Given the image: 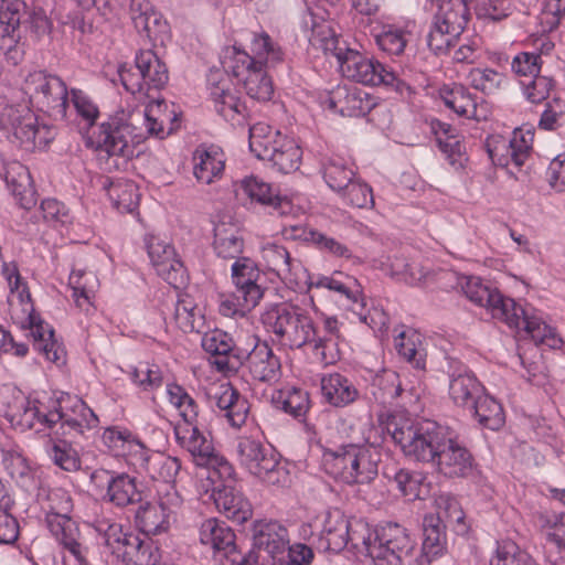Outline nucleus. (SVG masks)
I'll use <instances>...</instances> for the list:
<instances>
[{"instance_id": "obj_29", "label": "nucleus", "mask_w": 565, "mask_h": 565, "mask_svg": "<svg viewBox=\"0 0 565 565\" xmlns=\"http://www.w3.org/2000/svg\"><path fill=\"white\" fill-rule=\"evenodd\" d=\"M211 498L220 513L236 524H243L253 515L252 504L236 486L212 488Z\"/></svg>"}, {"instance_id": "obj_12", "label": "nucleus", "mask_w": 565, "mask_h": 565, "mask_svg": "<svg viewBox=\"0 0 565 565\" xmlns=\"http://www.w3.org/2000/svg\"><path fill=\"white\" fill-rule=\"evenodd\" d=\"M445 361L444 371L449 377V396L457 406L468 409L486 390L473 372L460 360L446 356Z\"/></svg>"}, {"instance_id": "obj_44", "label": "nucleus", "mask_w": 565, "mask_h": 565, "mask_svg": "<svg viewBox=\"0 0 565 565\" xmlns=\"http://www.w3.org/2000/svg\"><path fill=\"white\" fill-rule=\"evenodd\" d=\"M468 3V0H450V2L440 4L433 20L449 29L450 33L460 36L470 18Z\"/></svg>"}, {"instance_id": "obj_24", "label": "nucleus", "mask_w": 565, "mask_h": 565, "mask_svg": "<svg viewBox=\"0 0 565 565\" xmlns=\"http://www.w3.org/2000/svg\"><path fill=\"white\" fill-rule=\"evenodd\" d=\"M6 414L12 424L20 426L22 429H32L35 423L52 428L63 418V412L60 407L43 412L39 401H31L24 396H18L15 404L13 406L9 405Z\"/></svg>"}, {"instance_id": "obj_23", "label": "nucleus", "mask_w": 565, "mask_h": 565, "mask_svg": "<svg viewBox=\"0 0 565 565\" xmlns=\"http://www.w3.org/2000/svg\"><path fill=\"white\" fill-rule=\"evenodd\" d=\"M326 104L330 110L344 117H363L375 107L376 102L360 88L339 85L330 92Z\"/></svg>"}, {"instance_id": "obj_33", "label": "nucleus", "mask_w": 565, "mask_h": 565, "mask_svg": "<svg viewBox=\"0 0 565 565\" xmlns=\"http://www.w3.org/2000/svg\"><path fill=\"white\" fill-rule=\"evenodd\" d=\"M171 510L164 502H146L135 514L136 526L147 537L166 533L171 523Z\"/></svg>"}, {"instance_id": "obj_31", "label": "nucleus", "mask_w": 565, "mask_h": 565, "mask_svg": "<svg viewBox=\"0 0 565 565\" xmlns=\"http://www.w3.org/2000/svg\"><path fill=\"white\" fill-rule=\"evenodd\" d=\"M354 450L351 463L353 470L347 477V484H369L379 475L380 447L370 443L354 444Z\"/></svg>"}, {"instance_id": "obj_38", "label": "nucleus", "mask_w": 565, "mask_h": 565, "mask_svg": "<svg viewBox=\"0 0 565 565\" xmlns=\"http://www.w3.org/2000/svg\"><path fill=\"white\" fill-rule=\"evenodd\" d=\"M4 181L20 207L31 210L35 206L38 202L35 190L31 185V177L24 166L18 162L10 164L6 171Z\"/></svg>"}, {"instance_id": "obj_62", "label": "nucleus", "mask_w": 565, "mask_h": 565, "mask_svg": "<svg viewBox=\"0 0 565 565\" xmlns=\"http://www.w3.org/2000/svg\"><path fill=\"white\" fill-rule=\"evenodd\" d=\"M313 41L326 54L334 56L338 63L345 55L347 51L350 50L347 46V42L329 26H322L319 33L315 35Z\"/></svg>"}, {"instance_id": "obj_14", "label": "nucleus", "mask_w": 565, "mask_h": 565, "mask_svg": "<svg viewBox=\"0 0 565 565\" xmlns=\"http://www.w3.org/2000/svg\"><path fill=\"white\" fill-rule=\"evenodd\" d=\"M501 321L511 329L524 330L536 344H546L550 348H555L561 342L554 329L547 326L536 315L535 309L529 305L522 306L513 300V309L509 308V311Z\"/></svg>"}, {"instance_id": "obj_28", "label": "nucleus", "mask_w": 565, "mask_h": 565, "mask_svg": "<svg viewBox=\"0 0 565 565\" xmlns=\"http://www.w3.org/2000/svg\"><path fill=\"white\" fill-rule=\"evenodd\" d=\"M352 81L364 85H383L392 88L401 96L411 93V86L405 79L401 78L391 67L371 57H367L360 65V70L354 73Z\"/></svg>"}, {"instance_id": "obj_48", "label": "nucleus", "mask_w": 565, "mask_h": 565, "mask_svg": "<svg viewBox=\"0 0 565 565\" xmlns=\"http://www.w3.org/2000/svg\"><path fill=\"white\" fill-rule=\"evenodd\" d=\"M142 467L151 479L171 483L181 469V462L175 457L152 452L143 458Z\"/></svg>"}, {"instance_id": "obj_51", "label": "nucleus", "mask_w": 565, "mask_h": 565, "mask_svg": "<svg viewBox=\"0 0 565 565\" xmlns=\"http://www.w3.org/2000/svg\"><path fill=\"white\" fill-rule=\"evenodd\" d=\"M221 64L227 74H232L241 81L258 67L252 54L235 45L223 51Z\"/></svg>"}, {"instance_id": "obj_8", "label": "nucleus", "mask_w": 565, "mask_h": 565, "mask_svg": "<svg viewBox=\"0 0 565 565\" xmlns=\"http://www.w3.org/2000/svg\"><path fill=\"white\" fill-rule=\"evenodd\" d=\"M23 90L38 110L54 120L66 119L68 89L60 76L42 70L31 72L24 79Z\"/></svg>"}, {"instance_id": "obj_15", "label": "nucleus", "mask_w": 565, "mask_h": 565, "mask_svg": "<svg viewBox=\"0 0 565 565\" xmlns=\"http://www.w3.org/2000/svg\"><path fill=\"white\" fill-rule=\"evenodd\" d=\"M210 96L216 113L233 126L245 124L247 107L241 100L230 83L220 71L211 72L207 77Z\"/></svg>"}, {"instance_id": "obj_42", "label": "nucleus", "mask_w": 565, "mask_h": 565, "mask_svg": "<svg viewBox=\"0 0 565 565\" xmlns=\"http://www.w3.org/2000/svg\"><path fill=\"white\" fill-rule=\"evenodd\" d=\"M439 96L445 106L458 116L478 119L476 98L465 86L460 84L444 85L439 89Z\"/></svg>"}, {"instance_id": "obj_47", "label": "nucleus", "mask_w": 565, "mask_h": 565, "mask_svg": "<svg viewBox=\"0 0 565 565\" xmlns=\"http://www.w3.org/2000/svg\"><path fill=\"white\" fill-rule=\"evenodd\" d=\"M213 248L221 258H239L244 249V239L235 226L222 223L214 227Z\"/></svg>"}, {"instance_id": "obj_3", "label": "nucleus", "mask_w": 565, "mask_h": 565, "mask_svg": "<svg viewBox=\"0 0 565 565\" xmlns=\"http://www.w3.org/2000/svg\"><path fill=\"white\" fill-rule=\"evenodd\" d=\"M452 433L435 420L420 419L395 426L391 436L405 457L433 466Z\"/></svg>"}, {"instance_id": "obj_43", "label": "nucleus", "mask_w": 565, "mask_h": 565, "mask_svg": "<svg viewBox=\"0 0 565 565\" xmlns=\"http://www.w3.org/2000/svg\"><path fill=\"white\" fill-rule=\"evenodd\" d=\"M103 188L107 191L109 200L119 212L132 213L138 209L140 193L135 182L107 179Z\"/></svg>"}, {"instance_id": "obj_27", "label": "nucleus", "mask_w": 565, "mask_h": 565, "mask_svg": "<svg viewBox=\"0 0 565 565\" xmlns=\"http://www.w3.org/2000/svg\"><path fill=\"white\" fill-rule=\"evenodd\" d=\"M350 520L338 509L326 513L318 537L317 548L322 552L340 553L348 547Z\"/></svg>"}, {"instance_id": "obj_58", "label": "nucleus", "mask_w": 565, "mask_h": 565, "mask_svg": "<svg viewBox=\"0 0 565 565\" xmlns=\"http://www.w3.org/2000/svg\"><path fill=\"white\" fill-rule=\"evenodd\" d=\"M49 455L53 462L65 471H76L81 468V460L72 443L58 439L52 443Z\"/></svg>"}, {"instance_id": "obj_18", "label": "nucleus", "mask_w": 565, "mask_h": 565, "mask_svg": "<svg viewBox=\"0 0 565 565\" xmlns=\"http://www.w3.org/2000/svg\"><path fill=\"white\" fill-rule=\"evenodd\" d=\"M146 248L151 264L162 279L174 288H179L185 282V268L182 262L175 257L174 248L169 243L150 235L146 238Z\"/></svg>"}, {"instance_id": "obj_53", "label": "nucleus", "mask_w": 565, "mask_h": 565, "mask_svg": "<svg viewBox=\"0 0 565 565\" xmlns=\"http://www.w3.org/2000/svg\"><path fill=\"white\" fill-rule=\"evenodd\" d=\"M200 466L209 469L207 480L211 481L212 488H222V486H236V473L232 463L223 456L215 452L210 455L206 462Z\"/></svg>"}, {"instance_id": "obj_49", "label": "nucleus", "mask_w": 565, "mask_h": 565, "mask_svg": "<svg viewBox=\"0 0 565 565\" xmlns=\"http://www.w3.org/2000/svg\"><path fill=\"white\" fill-rule=\"evenodd\" d=\"M403 392L399 375L392 370L377 373L371 383V394L379 404H390Z\"/></svg>"}, {"instance_id": "obj_7", "label": "nucleus", "mask_w": 565, "mask_h": 565, "mask_svg": "<svg viewBox=\"0 0 565 565\" xmlns=\"http://www.w3.org/2000/svg\"><path fill=\"white\" fill-rule=\"evenodd\" d=\"M288 530L278 521L259 520L253 525V545L249 552L236 557L232 565H281L287 555Z\"/></svg>"}, {"instance_id": "obj_41", "label": "nucleus", "mask_w": 565, "mask_h": 565, "mask_svg": "<svg viewBox=\"0 0 565 565\" xmlns=\"http://www.w3.org/2000/svg\"><path fill=\"white\" fill-rule=\"evenodd\" d=\"M468 411L481 427L490 430H499L505 423L502 405L486 391Z\"/></svg>"}, {"instance_id": "obj_30", "label": "nucleus", "mask_w": 565, "mask_h": 565, "mask_svg": "<svg viewBox=\"0 0 565 565\" xmlns=\"http://www.w3.org/2000/svg\"><path fill=\"white\" fill-rule=\"evenodd\" d=\"M203 350L214 358L213 364L220 371L236 370L243 365L242 353L233 344V339L223 331L214 330L202 338Z\"/></svg>"}, {"instance_id": "obj_50", "label": "nucleus", "mask_w": 565, "mask_h": 565, "mask_svg": "<svg viewBox=\"0 0 565 565\" xmlns=\"http://www.w3.org/2000/svg\"><path fill=\"white\" fill-rule=\"evenodd\" d=\"M262 257L266 262L268 269L281 279H287L291 275L296 263L285 246L274 242L263 245Z\"/></svg>"}, {"instance_id": "obj_64", "label": "nucleus", "mask_w": 565, "mask_h": 565, "mask_svg": "<svg viewBox=\"0 0 565 565\" xmlns=\"http://www.w3.org/2000/svg\"><path fill=\"white\" fill-rule=\"evenodd\" d=\"M391 273L392 276L412 286L419 284L426 277V271L418 263L408 262L402 257L394 258L391 264Z\"/></svg>"}, {"instance_id": "obj_35", "label": "nucleus", "mask_w": 565, "mask_h": 565, "mask_svg": "<svg viewBox=\"0 0 565 565\" xmlns=\"http://www.w3.org/2000/svg\"><path fill=\"white\" fill-rule=\"evenodd\" d=\"M225 159L223 151L215 146H200L193 152V173L203 184H211L224 171Z\"/></svg>"}, {"instance_id": "obj_45", "label": "nucleus", "mask_w": 565, "mask_h": 565, "mask_svg": "<svg viewBox=\"0 0 565 565\" xmlns=\"http://www.w3.org/2000/svg\"><path fill=\"white\" fill-rule=\"evenodd\" d=\"M436 514L427 516H438L443 524H449L458 535H465L468 532V525L465 522V512L458 499L450 493H441L436 500Z\"/></svg>"}, {"instance_id": "obj_59", "label": "nucleus", "mask_w": 565, "mask_h": 565, "mask_svg": "<svg viewBox=\"0 0 565 565\" xmlns=\"http://www.w3.org/2000/svg\"><path fill=\"white\" fill-rule=\"evenodd\" d=\"M469 81L473 88L490 95L500 89L505 76L492 68H473L469 73Z\"/></svg>"}, {"instance_id": "obj_17", "label": "nucleus", "mask_w": 565, "mask_h": 565, "mask_svg": "<svg viewBox=\"0 0 565 565\" xmlns=\"http://www.w3.org/2000/svg\"><path fill=\"white\" fill-rule=\"evenodd\" d=\"M260 270L256 264L247 258H237L232 265V281L235 286L233 292L236 301H242L244 309L255 308L264 296L265 289L259 284Z\"/></svg>"}, {"instance_id": "obj_54", "label": "nucleus", "mask_w": 565, "mask_h": 565, "mask_svg": "<svg viewBox=\"0 0 565 565\" xmlns=\"http://www.w3.org/2000/svg\"><path fill=\"white\" fill-rule=\"evenodd\" d=\"M383 476L395 483L396 489L402 493V495L414 499L418 497L419 487L423 480L420 473L404 468H385Z\"/></svg>"}, {"instance_id": "obj_21", "label": "nucleus", "mask_w": 565, "mask_h": 565, "mask_svg": "<svg viewBox=\"0 0 565 565\" xmlns=\"http://www.w3.org/2000/svg\"><path fill=\"white\" fill-rule=\"evenodd\" d=\"M433 467L447 478H468L473 473L477 462L471 451L458 440L454 431Z\"/></svg>"}, {"instance_id": "obj_6", "label": "nucleus", "mask_w": 565, "mask_h": 565, "mask_svg": "<svg viewBox=\"0 0 565 565\" xmlns=\"http://www.w3.org/2000/svg\"><path fill=\"white\" fill-rule=\"evenodd\" d=\"M262 323L291 348L300 349L315 339L311 317L300 307L288 302L269 306L260 317Z\"/></svg>"}, {"instance_id": "obj_4", "label": "nucleus", "mask_w": 565, "mask_h": 565, "mask_svg": "<svg viewBox=\"0 0 565 565\" xmlns=\"http://www.w3.org/2000/svg\"><path fill=\"white\" fill-rule=\"evenodd\" d=\"M95 530L103 544L122 565H156L161 558L159 547L150 537L141 539L139 534L124 532L118 523L97 521Z\"/></svg>"}, {"instance_id": "obj_46", "label": "nucleus", "mask_w": 565, "mask_h": 565, "mask_svg": "<svg viewBox=\"0 0 565 565\" xmlns=\"http://www.w3.org/2000/svg\"><path fill=\"white\" fill-rule=\"evenodd\" d=\"M395 348L413 367L419 371L425 370L427 352L420 333L414 330L401 332L395 339Z\"/></svg>"}, {"instance_id": "obj_56", "label": "nucleus", "mask_w": 565, "mask_h": 565, "mask_svg": "<svg viewBox=\"0 0 565 565\" xmlns=\"http://www.w3.org/2000/svg\"><path fill=\"white\" fill-rule=\"evenodd\" d=\"M323 179L328 186L334 191H342L355 177L352 169L348 168L342 159H330L323 164Z\"/></svg>"}, {"instance_id": "obj_10", "label": "nucleus", "mask_w": 565, "mask_h": 565, "mask_svg": "<svg viewBox=\"0 0 565 565\" xmlns=\"http://www.w3.org/2000/svg\"><path fill=\"white\" fill-rule=\"evenodd\" d=\"M120 82L132 95L150 97V90H159L169 79L167 65L152 50H141L135 56V66L118 70Z\"/></svg>"}, {"instance_id": "obj_16", "label": "nucleus", "mask_w": 565, "mask_h": 565, "mask_svg": "<svg viewBox=\"0 0 565 565\" xmlns=\"http://www.w3.org/2000/svg\"><path fill=\"white\" fill-rule=\"evenodd\" d=\"M457 286L471 302L487 308L495 319L502 320L509 308L513 309L514 299L504 296L497 288L483 284L479 277L458 276Z\"/></svg>"}, {"instance_id": "obj_11", "label": "nucleus", "mask_w": 565, "mask_h": 565, "mask_svg": "<svg viewBox=\"0 0 565 565\" xmlns=\"http://www.w3.org/2000/svg\"><path fill=\"white\" fill-rule=\"evenodd\" d=\"M25 8L22 0H0V53L14 66L20 64L24 56V44L20 41V24Z\"/></svg>"}, {"instance_id": "obj_32", "label": "nucleus", "mask_w": 565, "mask_h": 565, "mask_svg": "<svg viewBox=\"0 0 565 565\" xmlns=\"http://www.w3.org/2000/svg\"><path fill=\"white\" fill-rule=\"evenodd\" d=\"M249 374L256 381L276 382L280 376V360L266 343L256 344L246 355L242 353Z\"/></svg>"}, {"instance_id": "obj_36", "label": "nucleus", "mask_w": 565, "mask_h": 565, "mask_svg": "<svg viewBox=\"0 0 565 565\" xmlns=\"http://www.w3.org/2000/svg\"><path fill=\"white\" fill-rule=\"evenodd\" d=\"M174 433L178 444L192 456L196 466L206 462L214 451L212 440L199 428L198 423L178 425Z\"/></svg>"}, {"instance_id": "obj_39", "label": "nucleus", "mask_w": 565, "mask_h": 565, "mask_svg": "<svg viewBox=\"0 0 565 565\" xmlns=\"http://www.w3.org/2000/svg\"><path fill=\"white\" fill-rule=\"evenodd\" d=\"M249 49L258 67L274 70L285 62L281 46L265 32H252Z\"/></svg>"}, {"instance_id": "obj_19", "label": "nucleus", "mask_w": 565, "mask_h": 565, "mask_svg": "<svg viewBox=\"0 0 565 565\" xmlns=\"http://www.w3.org/2000/svg\"><path fill=\"white\" fill-rule=\"evenodd\" d=\"M38 501L45 512V522L51 533H60L72 526L73 498L64 488H40Z\"/></svg>"}, {"instance_id": "obj_25", "label": "nucleus", "mask_w": 565, "mask_h": 565, "mask_svg": "<svg viewBox=\"0 0 565 565\" xmlns=\"http://www.w3.org/2000/svg\"><path fill=\"white\" fill-rule=\"evenodd\" d=\"M23 329L29 330V335L33 340L34 350L42 353L46 360L56 364L64 363V348L54 339V330L45 323L41 317L34 311L32 305Z\"/></svg>"}, {"instance_id": "obj_9", "label": "nucleus", "mask_w": 565, "mask_h": 565, "mask_svg": "<svg viewBox=\"0 0 565 565\" xmlns=\"http://www.w3.org/2000/svg\"><path fill=\"white\" fill-rule=\"evenodd\" d=\"M236 452L239 465L264 482L275 486L286 481L288 472L280 462L281 456L271 445L242 437Z\"/></svg>"}, {"instance_id": "obj_5", "label": "nucleus", "mask_w": 565, "mask_h": 565, "mask_svg": "<svg viewBox=\"0 0 565 565\" xmlns=\"http://www.w3.org/2000/svg\"><path fill=\"white\" fill-rule=\"evenodd\" d=\"M260 124L249 128V150L259 160L269 162L280 173H290L299 168L302 151L296 141L280 131H268Z\"/></svg>"}, {"instance_id": "obj_20", "label": "nucleus", "mask_w": 565, "mask_h": 565, "mask_svg": "<svg viewBox=\"0 0 565 565\" xmlns=\"http://www.w3.org/2000/svg\"><path fill=\"white\" fill-rule=\"evenodd\" d=\"M35 124L36 116L26 106H6L0 113V129L12 143L28 151L34 150Z\"/></svg>"}, {"instance_id": "obj_34", "label": "nucleus", "mask_w": 565, "mask_h": 565, "mask_svg": "<svg viewBox=\"0 0 565 565\" xmlns=\"http://www.w3.org/2000/svg\"><path fill=\"white\" fill-rule=\"evenodd\" d=\"M244 194L252 201L268 206L271 213L284 216L290 213L292 205L287 198H282L273 191L270 184L256 177H249L242 181L241 185Z\"/></svg>"}, {"instance_id": "obj_40", "label": "nucleus", "mask_w": 565, "mask_h": 565, "mask_svg": "<svg viewBox=\"0 0 565 565\" xmlns=\"http://www.w3.org/2000/svg\"><path fill=\"white\" fill-rule=\"evenodd\" d=\"M354 444H343L335 449L324 448L321 456V469L335 480L347 483L353 458Z\"/></svg>"}, {"instance_id": "obj_13", "label": "nucleus", "mask_w": 565, "mask_h": 565, "mask_svg": "<svg viewBox=\"0 0 565 565\" xmlns=\"http://www.w3.org/2000/svg\"><path fill=\"white\" fill-rule=\"evenodd\" d=\"M90 481L97 487L105 488L104 501L118 508L141 501V492L137 489L136 478L126 472L96 469L90 475Z\"/></svg>"}, {"instance_id": "obj_63", "label": "nucleus", "mask_w": 565, "mask_h": 565, "mask_svg": "<svg viewBox=\"0 0 565 565\" xmlns=\"http://www.w3.org/2000/svg\"><path fill=\"white\" fill-rule=\"evenodd\" d=\"M458 38V34L450 33L449 29L433 20L427 34V45L434 54H445L455 44Z\"/></svg>"}, {"instance_id": "obj_60", "label": "nucleus", "mask_w": 565, "mask_h": 565, "mask_svg": "<svg viewBox=\"0 0 565 565\" xmlns=\"http://www.w3.org/2000/svg\"><path fill=\"white\" fill-rule=\"evenodd\" d=\"M75 407L79 408L82 419L68 417L63 413V418L58 420V423L61 422L60 428L63 435L71 434L72 431L83 434L84 428H93L98 424V417L82 401H78Z\"/></svg>"}, {"instance_id": "obj_55", "label": "nucleus", "mask_w": 565, "mask_h": 565, "mask_svg": "<svg viewBox=\"0 0 565 565\" xmlns=\"http://www.w3.org/2000/svg\"><path fill=\"white\" fill-rule=\"evenodd\" d=\"M277 403L285 413L297 419L303 418L310 408L309 393L295 386L286 393L281 392Z\"/></svg>"}, {"instance_id": "obj_37", "label": "nucleus", "mask_w": 565, "mask_h": 565, "mask_svg": "<svg viewBox=\"0 0 565 565\" xmlns=\"http://www.w3.org/2000/svg\"><path fill=\"white\" fill-rule=\"evenodd\" d=\"M321 394L323 399L334 407H345L359 397L354 384L340 373L324 375L321 379Z\"/></svg>"}, {"instance_id": "obj_61", "label": "nucleus", "mask_w": 565, "mask_h": 565, "mask_svg": "<svg viewBox=\"0 0 565 565\" xmlns=\"http://www.w3.org/2000/svg\"><path fill=\"white\" fill-rule=\"evenodd\" d=\"M338 193L345 203L354 207L364 209L373 204L371 186L355 179V177L350 181V184L345 185V188Z\"/></svg>"}, {"instance_id": "obj_1", "label": "nucleus", "mask_w": 565, "mask_h": 565, "mask_svg": "<svg viewBox=\"0 0 565 565\" xmlns=\"http://www.w3.org/2000/svg\"><path fill=\"white\" fill-rule=\"evenodd\" d=\"M151 111L152 109L148 108L132 113L121 110L109 116L87 137L86 146L99 154L116 157L127 162L136 156V146L148 135L160 139L166 136L162 122H159Z\"/></svg>"}, {"instance_id": "obj_26", "label": "nucleus", "mask_w": 565, "mask_h": 565, "mask_svg": "<svg viewBox=\"0 0 565 565\" xmlns=\"http://www.w3.org/2000/svg\"><path fill=\"white\" fill-rule=\"evenodd\" d=\"M234 531L223 521L211 518L205 520L200 526V541L204 545L211 546L215 554L224 556L228 565L238 556H243L237 551Z\"/></svg>"}, {"instance_id": "obj_52", "label": "nucleus", "mask_w": 565, "mask_h": 565, "mask_svg": "<svg viewBox=\"0 0 565 565\" xmlns=\"http://www.w3.org/2000/svg\"><path fill=\"white\" fill-rule=\"evenodd\" d=\"M265 67L256 70L245 75L242 79L246 95L257 102L264 103L271 99L274 95L273 79Z\"/></svg>"}, {"instance_id": "obj_2", "label": "nucleus", "mask_w": 565, "mask_h": 565, "mask_svg": "<svg viewBox=\"0 0 565 565\" xmlns=\"http://www.w3.org/2000/svg\"><path fill=\"white\" fill-rule=\"evenodd\" d=\"M348 546L371 558L372 565H405L417 546L409 530L396 522L371 529L363 520H350Z\"/></svg>"}, {"instance_id": "obj_57", "label": "nucleus", "mask_w": 565, "mask_h": 565, "mask_svg": "<svg viewBox=\"0 0 565 565\" xmlns=\"http://www.w3.org/2000/svg\"><path fill=\"white\" fill-rule=\"evenodd\" d=\"M490 565H537L525 552L520 551L511 541L498 543L495 554L490 558Z\"/></svg>"}, {"instance_id": "obj_22", "label": "nucleus", "mask_w": 565, "mask_h": 565, "mask_svg": "<svg viewBox=\"0 0 565 565\" xmlns=\"http://www.w3.org/2000/svg\"><path fill=\"white\" fill-rule=\"evenodd\" d=\"M446 527L447 525L443 524L438 516L425 515L422 522L420 554L415 557V550L405 565H428L443 556L447 551Z\"/></svg>"}]
</instances>
